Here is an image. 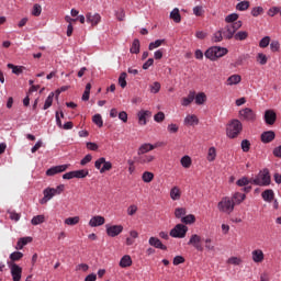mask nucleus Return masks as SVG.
Returning <instances> with one entry per match:
<instances>
[{
	"label": "nucleus",
	"mask_w": 281,
	"mask_h": 281,
	"mask_svg": "<svg viewBox=\"0 0 281 281\" xmlns=\"http://www.w3.org/2000/svg\"><path fill=\"white\" fill-rule=\"evenodd\" d=\"M276 139V132L267 131L261 134V142L263 144H271Z\"/></svg>",
	"instance_id": "dca6fc26"
},
{
	"label": "nucleus",
	"mask_w": 281,
	"mask_h": 281,
	"mask_svg": "<svg viewBox=\"0 0 281 281\" xmlns=\"http://www.w3.org/2000/svg\"><path fill=\"white\" fill-rule=\"evenodd\" d=\"M65 190V186L60 184L56 189L54 188H46L43 191L44 198L40 201L42 205H45L48 201H52L56 194H60Z\"/></svg>",
	"instance_id": "39448f33"
},
{
	"label": "nucleus",
	"mask_w": 281,
	"mask_h": 281,
	"mask_svg": "<svg viewBox=\"0 0 281 281\" xmlns=\"http://www.w3.org/2000/svg\"><path fill=\"white\" fill-rule=\"evenodd\" d=\"M86 19L87 23H91V25H98L102 21V16L99 13H87Z\"/></svg>",
	"instance_id": "a211bd4d"
},
{
	"label": "nucleus",
	"mask_w": 281,
	"mask_h": 281,
	"mask_svg": "<svg viewBox=\"0 0 281 281\" xmlns=\"http://www.w3.org/2000/svg\"><path fill=\"white\" fill-rule=\"evenodd\" d=\"M9 218H11V221L19 222V221H21V214L16 213L14 211H10Z\"/></svg>",
	"instance_id": "338daca9"
},
{
	"label": "nucleus",
	"mask_w": 281,
	"mask_h": 281,
	"mask_svg": "<svg viewBox=\"0 0 281 281\" xmlns=\"http://www.w3.org/2000/svg\"><path fill=\"white\" fill-rule=\"evenodd\" d=\"M269 43H271V37L265 36V37L261 38V41L259 42V47H261V49H265V48L269 47Z\"/></svg>",
	"instance_id": "3c124183"
},
{
	"label": "nucleus",
	"mask_w": 281,
	"mask_h": 281,
	"mask_svg": "<svg viewBox=\"0 0 281 281\" xmlns=\"http://www.w3.org/2000/svg\"><path fill=\"white\" fill-rule=\"evenodd\" d=\"M92 122L99 126V128H102L104 126V121L102 120V115L100 114H94L92 117Z\"/></svg>",
	"instance_id": "a19ab883"
},
{
	"label": "nucleus",
	"mask_w": 281,
	"mask_h": 281,
	"mask_svg": "<svg viewBox=\"0 0 281 281\" xmlns=\"http://www.w3.org/2000/svg\"><path fill=\"white\" fill-rule=\"evenodd\" d=\"M276 120H278V115L273 110H267L265 112L266 124H268L269 126H273V124H276Z\"/></svg>",
	"instance_id": "f8f14e48"
},
{
	"label": "nucleus",
	"mask_w": 281,
	"mask_h": 281,
	"mask_svg": "<svg viewBox=\"0 0 281 281\" xmlns=\"http://www.w3.org/2000/svg\"><path fill=\"white\" fill-rule=\"evenodd\" d=\"M250 148H251V143L248 139L241 140V150L244 153H249Z\"/></svg>",
	"instance_id": "6e6d98bb"
},
{
	"label": "nucleus",
	"mask_w": 281,
	"mask_h": 281,
	"mask_svg": "<svg viewBox=\"0 0 281 281\" xmlns=\"http://www.w3.org/2000/svg\"><path fill=\"white\" fill-rule=\"evenodd\" d=\"M104 223H105L104 216L95 215V216L91 217V220L89 221V226L90 227H101V225H104Z\"/></svg>",
	"instance_id": "2eb2a0df"
},
{
	"label": "nucleus",
	"mask_w": 281,
	"mask_h": 281,
	"mask_svg": "<svg viewBox=\"0 0 281 281\" xmlns=\"http://www.w3.org/2000/svg\"><path fill=\"white\" fill-rule=\"evenodd\" d=\"M270 49H271V52H273V53L280 52V42L277 41V40H273V41L270 43Z\"/></svg>",
	"instance_id": "13d9d810"
},
{
	"label": "nucleus",
	"mask_w": 281,
	"mask_h": 281,
	"mask_svg": "<svg viewBox=\"0 0 281 281\" xmlns=\"http://www.w3.org/2000/svg\"><path fill=\"white\" fill-rule=\"evenodd\" d=\"M229 50L225 47L221 46H212L210 47L205 53V58H209V60H218V58H223V56H227Z\"/></svg>",
	"instance_id": "f03ea898"
},
{
	"label": "nucleus",
	"mask_w": 281,
	"mask_h": 281,
	"mask_svg": "<svg viewBox=\"0 0 281 281\" xmlns=\"http://www.w3.org/2000/svg\"><path fill=\"white\" fill-rule=\"evenodd\" d=\"M52 104H54V92H50L48 94V97L46 98L44 106H43L44 111H47V109H49V106H52Z\"/></svg>",
	"instance_id": "c9c22d12"
},
{
	"label": "nucleus",
	"mask_w": 281,
	"mask_h": 281,
	"mask_svg": "<svg viewBox=\"0 0 281 281\" xmlns=\"http://www.w3.org/2000/svg\"><path fill=\"white\" fill-rule=\"evenodd\" d=\"M148 244L150 247H155V249H161L162 251L168 249V247L161 243V239L157 237H150Z\"/></svg>",
	"instance_id": "4468645a"
},
{
	"label": "nucleus",
	"mask_w": 281,
	"mask_h": 281,
	"mask_svg": "<svg viewBox=\"0 0 281 281\" xmlns=\"http://www.w3.org/2000/svg\"><path fill=\"white\" fill-rule=\"evenodd\" d=\"M67 168H69L68 165L55 166V167L47 169L46 175H47V177H54V175H59V172H65V170H67Z\"/></svg>",
	"instance_id": "ddd939ff"
},
{
	"label": "nucleus",
	"mask_w": 281,
	"mask_h": 281,
	"mask_svg": "<svg viewBox=\"0 0 281 281\" xmlns=\"http://www.w3.org/2000/svg\"><path fill=\"white\" fill-rule=\"evenodd\" d=\"M155 148H157V146H155L150 143L143 144L138 148L137 155H146V153H150V150H155Z\"/></svg>",
	"instance_id": "5701e85b"
},
{
	"label": "nucleus",
	"mask_w": 281,
	"mask_h": 281,
	"mask_svg": "<svg viewBox=\"0 0 281 281\" xmlns=\"http://www.w3.org/2000/svg\"><path fill=\"white\" fill-rule=\"evenodd\" d=\"M9 269L11 271V278L13 281H21V278L23 276V268H21L19 265L14 262H8Z\"/></svg>",
	"instance_id": "1a4fd4ad"
},
{
	"label": "nucleus",
	"mask_w": 281,
	"mask_h": 281,
	"mask_svg": "<svg viewBox=\"0 0 281 281\" xmlns=\"http://www.w3.org/2000/svg\"><path fill=\"white\" fill-rule=\"evenodd\" d=\"M241 27H243V22L236 21L235 23L225 25L224 27L220 29V31H222V34L225 41H232L236 32H238V30H240Z\"/></svg>",
	"instance_id": "f257e3e1"
},
{
	"label": "nucleus",
	"mask_w": 281,
	"mask_h": 281,
	"mask_svg": "<svg viewBox=\"0 0 281 281\" xmlns=\"http://www.w3.org/2000/svg\"><path fill=\"white\" fill-rule=\"evenodd\" d=\"M181 223L184 225H192L193 223H196V217L193 214L186 215L181 218Z\"/></svg>",
	"instance_id": "c85d7f7f"
},
{
	"label": "nucleus",
	"mask_w": 281,
	"mask_h": 281,
	"mask_svg": "<svg viewBox=\"0 0 281 281\" xmlns=\"http://www.w3.org/2000/svg\"><path fill=\"white\" fill-rule=\"evenodd\" d=\"M204 243L205 249H207V251H215L216 248L214 247V245H212V238H206Z\"/></svg>",
	"instance_id": "0e129e2a"
},
{
	"label": "nucleus",
	"mask_w": 281,
	"mask_h": 281,
	"mask_svg": "<svg viewBox=\"0 0 281 281\" xmlns=\"http://www.w3.org/2000/svg\"><path fill=\"white\" fill-rule=\"evenodd\" d=\"M262 12H265V9H262V7H256L251 10V14L254 16H260V14H262Z\"/></svg>",
	"instance_id": "774afa93"
},
{
	"label": "nucleus",
	"mask_w": 281,
	"mask_h": 281,
	"mask_svg": "<svg viewBox=\"0 0 281 281\" xmlns=\"http://www.w3.org/2000/svg\"><path fill=\"white\" fill-rule=\"evenodd\" d=\"M186 234H188V226L183 224H177L169 233L171 238H186Z\"/></svg>",
	"instance_id": "0eeeda50"
},
{
	"label": "nucleus",
	"mask_w": 281,
	"mask_h": 281,
	"mask_svg": "<svg viewBox=\"0 0 281 281\" xmlns=\"http://www.w3.org/2000/svg\"><path fill=\"white\" fill-rule=\"evenodd\" d=\"M21 258H23V252L21 251H14L10 255V260L11 262H19V260H21Z\"/></svg>",
	"instance_id": "c03bdc74"
},
{
	"label": "nucleus",
	"mask_w": 281,
	"mask_h": 281,
	"mask_svg": "<svg viewBox=\"0 0 281 281\" xmlns=\"http://www.w3.org/2000/svg\"><path fill=\"white\" fill-rule=\"evenodd\" d=\"M166 43V40H156L155 42H151L148 46L149 52H153V49H157V47H161Z\"/></svg>",
	"instance_id": "f704fd0d"
},
{
	"label": "nucleus",
	"mask_w": 281,
	"mask_h": 281,
	"mask_svg": "<svg viewBox=\"0 0 281 281\" xmlns=\"http://www.w3.org/2000/svg\"><path fill=\"white\" fill-rule=\"evenodd\" d=\"M45 223V215H36L31 220V225H43Z\"/></svg>",
	"instance_id": "473e14b6"
},
{
	"label": "nucleus",
	"mask_w": 281,
	"mask_h": 281,
	"mask_svg": "<svg viewBox=\"0 0 281 281\" xmlns=\"http://www.w3.org/2000/svg\"><path fill=\"white\" fill-rule=\"evenodd\" d=\"M234 202H232V198L229 196L222 198L217 203V210L224 214H232V212H234Z\"/></svg>",
	"instance_id": "423d86ee"
},
{
	"label": "nucleus",
	"mask_w": 281,
	"mask_h": 281,
	"mask_svg": "<svg viewBox=\"0 0 281 281\" xmlns=\"http://www.w3.org/2000/svg\"><path fill=\"white\" fill-rule=\"evenodd\" d=\"M64 223L70 226L78 225L80 223V216L67 217Z\"/></svg>",
	"instance_id": "4c0bfd02"
},
{
	"label": "nucleus",
	"mask_w": 281,
	"mask_h": 281,
	"mask_svg": "<svg viewBox=\"0 0 281 281\" xmlns=\"http://www.w3.org/2000/svg\"><path fill=\"white\" fill-rule=\"evenodd\" d=\"M243 80V77L240 75H232L227 78L226 85L227 87H234V85H240V81Z\"/></svg>",
	"instance_id": "393cba45"
},
{
	"label": "nucleus",
	"mask_w": 281,
	"mask_h": 281,
	"mask_svg": "<svg viewBox=\"0 0 281 281\" xmlns=\"http://www.w3.org/2000/svg\"><path fill=\"white\" fill-rule=\"evenodd\" d=\"M135 214H137V205L132 204L127 207V215L135 216Z\"/></svg>",
	"instance_id": "69168bd1"
},
{
	"label": "nucleus",
	"mask_w": 281,
	"mask_h": 281,
	"mask_svg": "<svg viewBox=\"0 0 281 281\" xmlns=\"http://www.w3.org/2000/svg\"><path fill=\"white\" fill-rule=\"evenodd\" d=\"M263 201L271 203L276 199V193L271 189H267L261 193Z\"/></svg>",
	"instance_id": "b1692460"
},
{
	"label": "nucleus",
	"mask_w": 281,
	"mask_h": 281,
	"mask_svg": "<svg viewBox=\"0 0 281 281\" xmlns=\"http://www.w3.org/2000/svg\"><path fill=\"white\" fill-rule=\"evenodd\" d=\"M249 36V33L247 31H239L235 33V41H246V38Z\"/></svg>",
	"instance_id": "ea45409f"
},
{
	"label": "nucleus",
	"mask_w": 281,
	"mask_h": 281,
	"mask_svg": "<svg viewBox=\"0 0 281 281\" xmlns=\"http://www.w3.org/2000/svg\"><path fill=\"white\" fill-rule=\"evenodd\" d=\"M161 90V83L155 81L151 86H150V93H159V91Z\"/></svg>",
	"instance_id": "bf43d9fd"
},
{
	"label": "nucleus",
	"mask_w": 281,
	"mask_h": 281,
	"mask_svg": "<svg viewBox=\"0 0 281 281\" xmlns=\"http://www.w3.org/2000/svg\"><path fill=\"white\" fill-rule=\"evenodd\" d=\"M252 261L257 265L265 261V252L260 249L252 250L251 252Z\"/></svg>",
	"instance_id": "412c9836"
},
{
	"label": "nucleus",
	"mask_w": 281,
	"mask_h": 281,
	"mask_svg": "<svg viewBox=\"0 0 281 281\" xmlns=\"http://www.w3.org/2000/svg\"><path fill=\"white\" fill-rule=\"evenodd\" d=\"M194 98H195V92L190 91L187 98H182V101H181L182 106H190V104L194 102Z\"/></svg>",
	"instance_id": "a878e982"
},
{
	"label": "nucleus",
	"mask_w": 281,
	"mask_h": 281,
	"mask_svg": "<svg viewBox=\"0 0 281 281\" xmlns=\"http://www.w3.org/2000/svg\"><path fill=\"white\" fill-rule=\"evenodd\" d=\"M248 183H251V179H247V177H243L241 179L237 180L236 184L239 188H245V186H247Z\"/></svg>",
	"instance_id": "4d7b16f0"
},
{
	"label": "nucleus",
	"mask_w": 281,
	"mask_h": 281,
	"mask_svg": "<svg viewBox=\"0 0 281 281\" xmlns=\"http://www.w3.org/2000/svg\"><path fill=\"white\" fill-rule=\"evenodd\" d=\"M111 168H113V164H111V161L105 160V162H103V167L100 169L101 175L111 170Z\"/></svg>",
	"instance_id": "680f3d73"
},
{
	"label": "nucleus",
	"mask_w": 281,
	"mask_h": 281,
	"mask_svg": "<svg viewBox=\"0 0 281 281\" xmlns=\"http://www.w3.org/2000/svg\"><path fill=\"white\" fill-rule=\"evenodd\" d=\"M206 159H207V161H214L216 159V148L215 147L209 148Z\"/></svg>",
	"instance_id": "a18cd8bd"
},
{
	"label": "nucleus",
	"mask_w": 281,
	"mask_h": 281,
	"mask_svg": "<svg viewBox=\"0 0 281 281\" xmlns=\"http://www.w3.org/2000/svg\"><path fill=\"white\" fill-rule=\"evenodd\" d=\"M225 21L228 24L236 23V21H238V14L237 13H232V14H229L225 18Z\"/></svg>",
	"instance_id": "5fc2aeb1"
},
{
	"label": "nucleus",
	"mask_w": 281,
	"mask_h": 281,
	"mask_svg": "<svg viewBox=\"0 0 281 281\" xmlns=\"http://www.w3.org/2000/svg\"><path fill=\"white\" fill-rule=\"evenodd\" d=\"M239 120L243 122H256V112L251 108H245L239 111Z\"/></svg>",
	"instance_id": "6e6552de"
},
{
	"label": "nucleus",
	"mask_w": 281,
	"mask_h": 281,
	"mask_svg": "<svg viewBox=\"0 0 281 281\" xmlns=\"http://www.w3.org/2000/svg\"><path fill=\"white\" fill-rule=\"evenodd\" d=\"M27 243H32V237H22L18 240L15 249H23L24 245H27Z\"/></svg>",
	"instance_id": "7c9ffc66"
},
{
	"label": "nucleus",
	"mask_w": 281,
	"mask_h": 281,
	"mask_svg": "<svg viewBox=\"0 0 281 281\" xmlns=\"http://www.w3.org/2000/svg\"><path fill=\"white\" fill-rule=\"evenodd\" d=\"M243 133V123L239 120H233L226 128V135L231 139H236Z\"/></svg>",
	"instance_id": "20e7f679"
},
{
	"label": "nucleus",
	"mask_w": 281,
	"mask_h": 281,
	"mask_svg": "<svg viewBox=\"0 0 281 281\" xmlns=\"http://www.w3.org/2000/svg\"><path fill=\"white\" fill-rule=\"evenodd\" d=\"M245 199H247V195L245 193L235 192L232 195L231 201H232V203H234V207H236V205H240V203H243V201H245Z\"/></svg>",
	"instance_id": "f3484780"
},
{
	"label": "nucleus",
	"mask_w": 281,
	"mask_h": 281,
	"mask_svg": "<svg viewBox=\"0 0 281 281\" xmlns=\"http://www.w3.org/2000/svg\"><path fill=\"white\" fill-rule=\"evenodd\" d=\"M142 179H143L144 183H150V181H153V179H155V175L153 172L145 171L142 176Z\"/></svg>",
	"instance_id": "79ce46f5"
},
{
	"label": "nucleus",
	"mask_w": 281,
	"mask_h": 281,
	"mask_svg": "<svg viewBox=\"0 0 281 281\" xmlns=\"http://www.w3.org/2000/svg\"><path fill=\"white\" fill-rule=\"evenodd\" d=\"M153 116V112L148 111V110H142L138 112V123L140 124V126H146V117H151Z\"/></svg>",
	"instance_id": "6ab92c4d"
},
{
	"label": "nucleus",
	"mask_w": 281,
	"mask_h": 281,
	"mask_svg": "<svg viewBox=\"0 0 281 281\" xmlns=\"http://www.w3.org/2000/svg\"><path fill=\"white\" fill-rule=\"evenodd\" d=\"M139 47H140L139 40L137 38L134 40L130 48L131 54H139Z\"/></svg>",
	"instance_id": "e433bc0d"
},
{
	"label": "nucleus",
	"mask_w": 281,
	"mask_h": 281,
	"mask_svg": "<svg viewBox=\"0 0 281 281\" xmlns=\"http://www.w3.org/2000/svg\"><path fill=\"white\" fill-rule=\"evenodd\" d=\"M43 12V8L41 4H34L32 14L33 16H41V13Z\"/></svg>",
	"instance_id": "052dcab7"
},
{
	"label": "nucleus",
	"mask_w": 281,
	"mask_h": 281,
	"mask_svg": "<svg viewBox=\"0 0 281 281\" xmlns=\"http://www.w3.org/2000/svg\"><path fill=\"white\" fill-rule=\"evenodd\" d=\"M188 245H192V247H194V249H196L198 251H203V246L201 245V236H199L198 234H193L190 237Z\"/></svg>",
	"instance_id": "9b49d317"
},
{
	"label": "nucleus",
	"mask_w": 281,
	"mask_h": 281,
	"mask_svg": "<svg viewBox=\"0 0 281 281\" xmlns=\"http://www.w3.org/2000/svg\"><path fill=\"white\" fill-rule=\"evenodd\" d=\"M121 232H124V226L123 225L106 226V234L111 238H115V236H120Z\"/></svg>",
	"instance_id": "9d476101"
},
{
	"label": "nucleus",
	"mask_w": 281,
	"mask_h": 281,
	"mask_svg": "<svg viewBox=\"0 0 281 281\" xmlns=\"http://www.w3.org/2000/svg\"><path fill=\"white\" fill-rule=\"evenodd\" d=\"M187 214V210L186 207H177L175 210V216L176 218H183V216H186Z\"/></svg>",
	"instance_id": "de8ad7c7"
},
{
	"label": "nucleus",
	"mask_w": 281,
	"mask_h": 281,
	"mask_svg": "<svg viewBox=\"0 0 281 281\" xmlns=\"http://www.w3.org/2000/svg\"><path fill=\"white\" fill-rule=\"evenodd\" d=\"M199 124V117L194 114H188L184 117V126H196Z\"/></svg>",
	"instance_id": "4be33fe9"
},
{
	"label": "nucleus",
	"mask_w": 281,
	"mask_h": 281,
	"mask_svg": "<svg viewBox=\"0 0 281 281\" xmlns=\"http://www.w3.org/2000/svg\"><path fill=\"white\" fill-rule=\"evenodd\" d=\"M131 265H133V259L131 258V256L125 255L121 258L120 260V267L122 269H126V267H131Z\"/></svg>",
	"instance_id": "bb28decb"
},
{
	"label": "nucleus",
	"mask_w": 281,
	"mask_h": 281,
	"mask_svg": "<svg viewBox=\"0 0 281 281\" xmlns=\"http://www.w3.org/2000/svg\"><path fill=\"white\" fill-rule=\"evenodd\" d=\"M74 172L75 179H85V177H89V170L87 169L76 170Z\"/></svg>",
	"instance_id": "58836bf2"
},
{
	"label": "nucleus",
	"mask_w": 281,
	"mask_h": 281,
	"mask_svg": "<svg viewBox=\"0 0 281 281\" xmlns=\"http://www.w3.org/2000/svg\"><path fill=\"white\" fill-rule=\"evenodd\" d=\"M170 19L175 21V23H181V13H179V9H173L170 13Z\"/></svg>",
	"instance_id": "2f4dec72"
},
{
	"label": "nucleus",
	"mask_w": 281,
	"mask_h": 281,
	"mask_svg": "<svg viewBox=\"0 0 281 281\" xmlns=\"http://www.w3.org/2000/svg\"><path fill=\"white\" fill-rule=\"evenodd\" d=\"M195 100V104H205V101L207 100V95L204 94V92H199L198 94H195L194 97Z\"/></svg>",
	"instance_id": "c756f323"
},
{
	"label": "nucleus",
	"mask_w": 281,
	"mask_h": 281,
	"mask_svg": "<svg viewBox=\"0 0 281 281\" xmlns=\"http://www.w3.org/2000/svg\"><path fill=\"white\" fill-rule=\"evenodd\" d=\"M227 263L228 265H234L235 267H238L239 265L243 263V259L238 258V257H231V258H228Z\"/></svg>",
	"instance_id": "603ef678"
},
{
	"label": "nucleus",
	"mask_w": 281,
	"mask_h": 281,
	"mask_svg": "<svg viewBox=\"0 0 281 281\" xmlns=\"http://www.w3.org/2000/svg\"><path fill=\"white\" fill-rule=\"evenodd\" d=\"M269 58H267V55H265V53H258L257 54V63H259V65H267Z\"/></svg>",
	"instance_id": "49530a36"
},
{
	"label": "nucleus",
	"mask_w": 281,
	"mask_h": 281,
	"mask_svg": "<svg viewBox=\"0 0 281 281\" xmlns=\"http://www.w3.org/2000/svg\"><path fill=\"white\" fill-rule=\"evenodd\" d=\"M154 120L155 122L160 124V122H164V120H166V114H164V112H158L157 114L154 115Z\"/></svg>",
	"instance_id": "e2e57ef3"
},
{
	"label": "nucleus",
	"mask_w": 281,
	"mask_h": 281,
	"mask_svg": "<svg viewBox=\"0 0 281 281\" xmlns=\"http://www.w3.org/2000/svg\"><path fill=\"white\" fill-rule=\"evenodd\" d=\"M8 68L12 69V74H15L16 76L23 74V67L14 66L13 64H8Z\"/></svg>",
	"instance_id": "864d4df0"
},
{
	"label": "nucleus",
	"mask_w": 281,
	"mask_h": 281,
	"mask_svg": "<svg viewBox=\"0 0 281 281\" xmlns=\"http://www.w3.org/2000/svg\"><path fill=\"white\" fill-rule=\"evenodd\" d=\"M225 38V36H223V32L221 31V29L218 31H216L213 36H212V42L213 43H222V41Z\"/></svg>",
	"instance_id": "72a5a7b5"
},
{
	"label": "nucleus",
	"mask_w": 281,
	"mask_h": 281,
	"mask_svg": "<svg viewBox=\"0 0 281 281\" xmlns=\"http://www.w3.org/2000/svg\"><path fill=\"white\" fill-rule=\"evenodd\" d=\"M250 182L254 186H271V175L269 173V169L261 170L255 178H251Z\"/></svg>",
	"instance_id": "7ed1b4c3"
},
{
	"label": "nucleus",
	"mask_w": 281,
	"mask_h": 281,
	"mask_svg": "<svg viewBox=\"0 0 281 281\" xmlns=\"http://www.w3.org/2000/svg\"><path fill=\"white\" fill-rule=\"evenodd\" d=\"M170 199L172 201H179L181 199V189L179 187H173L170 190Z\"/></svg>",
	"instance_id": "cd10ccee"
},
{
	"label": "nucleus",
	"mask_w": 281,
	"mask_h": 281,
	"mask_svg": "<svg viewBox=\"0 0 281 281\" xmlns=\"http://www.w3.org/2000/svg\"><path fill=\"white\" fill-rule=\"evenodd\" d=\"M153 161H155V156L153 155H146V154L138 155L137 162L142 164V166L146 164H153Z\"/></svg>",
	"instance_id": "aec40b11"
},
{
	"label": "nucleus",
	"mask_w": 281,
	"mask_h": 281,
	"mask_svg": "<svg viewBox=\"0 0 281 281\" xmlns=\"http://www.w3.org/2000/svg\"><path fill=\"white\" fill-rule=\"evenodd\" d=\"M236 8L239 12H245V10H249V1H241L237 3Z\"/></svg>",
	"instance_id": "8fccbe9b"
},
{
	"label": "nucleus",
	"mask_w": 281,
	"mask_h": 281,
	"mask_svg": "<svg viewBox=\"0 0 281 281\" xmlns=\"http://www.w3.org/2000/svg\"><path fill=\"white\" fill-rule=\"evenodd\" d=\"M126 77H127L126 72H122L119 77V85L122 89H126V85H127Z\"/></svg>",
	"instance_id": "09e8293b"
},
{
	"label": "nucleus",
	"mask_w": 281,
	"mask_h": 281,
	"mask_svg": "<svg viewBox=\"0 0 281 281\" xmlns=\"http://www.w3.org/2000/svg\"><path fill=\"white\" fill-rule=\"evenodd\" d=\"M180 164L183 168H190V166H192V158H190V156H183Z\"/></svg>",
	"instance_id": "37998d69"
}]
</instances>
